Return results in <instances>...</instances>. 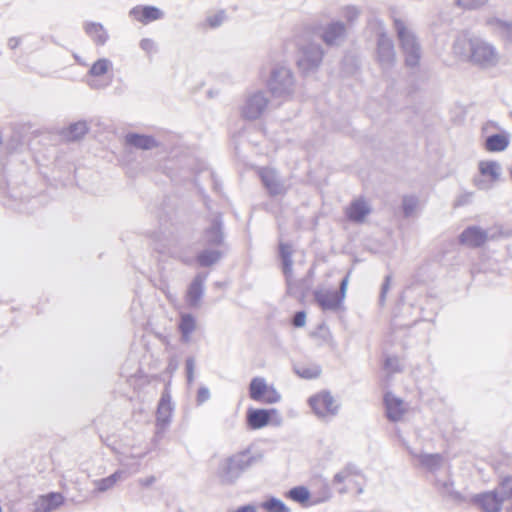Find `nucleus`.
<instances>
[{
    "label": "nucleus",
    "mask_w": 512,
    "mask_h": 512,
    "mask_svg": "<svg viewBox=\"0 0 512 512\" xmlns=\"http://www.w3.org/2000/svg\"><path fill=\"white\" fill-rule=\"evenodd\" d=\"M453 52L462 60L481 69L495 67L499 63L496 47L480 37H459L454 41Z\"/></svg>",
    "instance_id": "nucleus-1"
},
{
    "label": "nucleus",
    "mask_w": 512,
    "mask_h": 512,
    "mask_svg": "<svg viewBox=\"0 0 512 512\" xmlns=\"http://www.w3.org/2000/svg\"><path fill=\"white\" fill-rule=\"evenodd\" d=\"M259 458L260 456L253 455L250 449H245L227 457L218 468L217 476L220 482L225 485L234 484Z\"/></svg>",
    "instance_id": "nucleus-2"
},
{
    "label": "nucleus",
    "mask_w": 512,
    "mask_h": 512,
    "mask_svg": "<svg viewBox=\"0 0 512 512\" xmlns=\"http://www.w3.org/2000/svg\"><path fill=\"white\" fill-rule=\"evenodd\" d=\"M204 204L208 210L207 226L204 228L201 243L204 247H217L228 249L223 215L219 211H213L208 197H204Z\"/></svg>",
    "instance_id": "nucleus-3"
},
{
    "label": "nucleus",
    "mask_w": 512,
    "mask_h": 512,
    "mask_svg": "<svg viewBox=\"0 0 512 512\" xmlns=\"http://www.w3.org/2000/svg\"><path fill=\"white\" fill-rule=\"evenodd\" d=\"M267 88L275 98L288 99L296 89V80L293 71L284 64H276L271 68L267 80Z\"/></svg>",
    "instance_id": "nucleus-4"
},
{
    "label": "nucleus",
    "mask_w": 512,
    "mask_h": 512,
    "mask_svg": "<svg viewBox=\"0 0 512 512\" xmlns=\"http://www.w3.org/2000/svg\"><path fill=\"white\" fill-rule=\"evenodd\" d=\"M394 27L405 56V63L409 67H416L421 59V47L416 36L406 28L400 19L394 20Z\"/></svg>",
    "instance_id": "nucleus-5"
},
{
    "label": "nucleus",
    "mask_w": 512,
    "mask_h": 512,
    "mask_svg": "<svg viewBox=\"0 0 512 512\" xmlns=\"http://www.w3.org/2000/svg\"><path fill=\"white\" fill-rule=\"evenodd\" d=\"M324 51L319 44L308 43L299 49L297 66L305 76L312 74L320 67Z\"/></svg>",
    "instance_id": "nucleus-6"
},
{
    "label": "nucleus",
    "mask_w": 512,
    "mask_h": 512,
    "mask_svg": "<svg viewBox=\"0 0 512 512\" xmlns=\"http://www.w3.org/2000/svg\"><path fill=\"white\" fill-rule=\"evenodd\" d=\"M248 393L253 401L264 404H275L281 400V395L276 388L268 385L266 379L260 376L251 379Z\"/></svg>",
    "instance_id": "nucleus-7"
},
{
    "label": "nucleus",
    "mask_w": 512,
    "mask_h": 512,
    "mask_svg": "<svg viewBox=\"0 0 512 512\" xmlns=\"http://www.w3.org/2000/svg\"><path fill=\"white\" fill-rule=\"evenodd\" d=\"M269 98L266 92L257 90L248 93L241 107V115L247 120H256L266 111Z\"/></svg>",
    "instance_id": "nucleus-8"
},
{
    "label": "nucleus",
    "mask_w": 512,
    "mask_h": 512,
    "mask_svg": "<svg viewBox=\"0 0 512 512\" xmlns=\"http://www.w3.org/2000/svg\"><path fill=\"white\" fill-rule=\"evenodd\" d=\"M247 426L252 430H258L270 423L280 425L282 417L275 408H249L246 412Z\"/></svg>",
    "instance_id": "nucleus-9"
},
{
    "label": "nucleus",
    "mask_w": 512,
    "mask_h": 512,
    "mask_svg": "<svg viewBox=\"0 0 512 512\" xmlns=\"http://www.w3.org/2000/svg\"><path fill=\"white\" fill-rule=\"evenodd\" d=\"M308 402L318 417L335 416L339 410V404L336 403L329 391H322L311 396Z\"/></svg>",
    "instance_id": "nucleus-10"
},
{
    "label": "nucleus",
    "mask_w": 512,
    "mask_h": 512,
    "mask_svg": "<svg viewBox=\"0 0 512 512\" xmlns=\"http://www.w3.org/2000/svg\"><path fill=\"white\" fill-rule=\"evenodd\" d=\"M376 57L383 71L393 67L396 53L393 40L382 32L377 38Z\"/></svg>",
    "instance_id": "nucleus-11"
},
{
    "label": "nucleus",
    "mask_w": 512,
    "mask_h": 512,
    "mask_svg": "<svg viewBox=\"0 0 512 512\" xmlns=\"http://www.w3.org/2000/svg\"><path fill=\"white\" fill-rule=\"evenodd\" d=\"M259 177L270 196L284 195L287 188L277 171L268 167L259 170Z\"/></svg>",
    "instance_id": "nucleus-12"
},
{
    "label": "nucleus",
    "mask_w": 512,
    "mask_h": 512,
    "mask_svg": "<svg viewBox=\"0 0 512 512\" xmlns=\"http://www.w3.org/2000/svg\"><path fill=\"white\" fill-rule=\"evenodd\" d=\"M479 172L482 176H488L491 183L484 179L476 178L474 180L475 185L480 190H488L492 187V183L498 181L501 176V166L496 161H480Z\"/></svg>",
    "instance_id": "nucleus-13"
},
{
    "label": "nucleus",
    "mask_w": 512,
    "mask_h": 512,
    "mask_svg": "<svg viewBox=\"0 0 512 512\" xmlns=\"http://www.w3.org/2000/svg\"><path fill=\"white\" fill-rule=\"evenodd\" d=\"M487 239V231L479 226H468L458 236L459 243L469 248L481 247Z\"/></svg>",
    "instance_id": "nucleus-14"
},
{
    "label": "nucleus",
    "mask_w": 512,
    "mask_h": 512,
    "mask_svg": "<svg viewBox=\"0 0 512 512\" xmlns=\"http://www.w3.org/2000/svg\"><path fill=\"white\" fill-rule=\"evenodd\" d=\"M173 407L169 393L162 394L156 411L157 434L164 432L171 422Z\"/></svg>",
    "instance_id": "nucleus-15"
},
{
    "label": "nucleus",
    "mask_w": 512,
    "mask_h": 512,
    "mask_svg": "<svg viewBox=\"0 0 512 512\" xmlns=\"http://www.w3.org/2000/svg\"><path fill=\"white\" fill-rule=\"evenodd\" d=\"M207 277L208 273H197L189 284L186 292V303L190 307L196 308L199 306L204 295V284Z\"/></svg>",
    "instance_id": "nucleus-16"
},
{
    "label": "nucleus",
    "mask_w": 512,
    "mask_h": 512,
    "mask_svg": "<svg viewBox=\"0 0 512 512\" xmlns=\"http://www.w3.org/2000/svg\"><path fill=\"white\" fill-rule=\"evenodd\" d=\"M346 27L341 21L327 24L321 32V39L327 46H338L345 38Z\"/></svg>",
    "instance_id": "nucleus-17"
},
{
    "label": "nucleus",
    "mask_w": 512,
    "mask_h": 512,
    "mask_svg": "<svg viewBox=\"0 0 512 512\" xmlns=\"http://www.w3.org/2000/svg\"><path fill=\"white\" fill-rule=\"evenodd\" d=\"M129 16L146 25L150 22L162 19L164 12L156 6L137 5L129 11Z\"/></svg>",
    "instance_id": "nucleus-18"
},
{
    "label": "nucleus",
    "mask_w": 512,
    "mask_h": 512,
    "mask_svg": "<svg viewBox=\"0 0 512 512\" xmlns=\"http://www.w3.org/2000/svg\"><path fill=\"white\" fill-rule=\"evenodd\" d=\"M485 26L496 36L512 43V21H507L496 16L485 19Z\"/></svg>",
    "instance_id": "nucleus-19"
},
{
    "label": "nucleus",
    "mask_w": 512,
    "mask_h": 512,
    "mask_svg": "<svg viewBox=\"0 0 512 512\" xmlns=\"http://www.w3.org/2000/svg\"><path fill=\"white\" fill-rule=\"evenodd\" d=\"M473 502L477 504L484 512H499L503 502L496 493L492 491L477 494L473 497Z\"/></svg>",
    "instance_id": "nucleus-20"
},
{
    "label": "nucleus",
    "mask_w": 512,
    "mask_h": 512,
    "mask_svg": "<svg viewBox=\"0 0 512 512\" xmlns=\"http://www.w3.org/2000/svg\"><path fill=\"white\" fill-rule=\"evenodd\" d=\"M65 502V498L60 492H49L41 495L35 501L36 512H52L61 507Z\"/></svg>",
    "instance_id": "nucleus-21"
},
{
    "label": "nucleus",
    "mask_w": 512,
    "mask_h": 512,
    "mask_svg": "<svg viewBox=\"0 0 512 512\" xmlns=\"http://www.w3.org/2000/svg\"><path fill=\"white\" fill-rule=\"evenodd\" d=\"M314 300L323 311H336L342 305V301L331 290L316 289L313 292Z\"/></svg>",
    "instance_id": "nucleus-22"
},
{
    "label": "nucleus",
    "mask_w": 512,
    "mask_h": 512,
    "mask_svg": "<svg viewBox=\"0 0 512 512\" xmlns=\"http://www.w3.org/2000/svg\"><path fill=\"white\" fill-rule=\"evenodd\" d=\"M310 495V491L305 486H296L288 491V497L303 506L317 505L329 500L331 497L330 491L327 490L324 497L314 498L308 504L307 502L310 500Z\"/></svg>",
    "instance_id": "nucleus-23"
},
{
    "label": "nucleus",
    "mask_w": 512,
    "mask_h": 512,
    "mask_svg": "<svg viewBox=\"0 0 512 512\" xmlns=\"http://www.w3.org/2000/svg\"><path fill=\"white\" fill-rule=\"evenodd\" d=\"M124 139L126 145L141 150H151L159 146V142L152 135L129 132Z\"/></svg>",
    "instance_id": "nucleus-24"
},
{
    "label": "nucleus",
    "mask_w": 512,
    "mask_h": 512,
    "mask_svg": "<svg viewBox=\"0 0 512 512\" xmlns=\"http://www.w3.org/2000/svg\"><path fill=\"white\" fill-rule=\"evenodd\" d=\"M384 404L386 408V416L392 422H398L404 415L403 402L400 398L387 392L384 395Z\"/></svg>",
    "instance_id": "nucleus-25"
},
{
    "label": "nucleus",
    "mask_w": 512,
    "mask_h": 512,
    "mask_svg": "<svg viewBox=\"0 0 512 512\" xmlns=\"http://www.w3.org/2000/svg\"><path fill=\"white\" fill-rule=\"evenodd\" d=\"M227 250L217 247H205L197 254L196 261L201 267L213 266L224 257Z\"/></svg>",
    "instance_id": "nucleus-26"
},
{
    "label": "nucleus",
    "mask_w": 512,
    "mask_h": 512,
    "mask_svg": "<svg viewBox=\"0 0 512 512\" xmlns=\"http://www.w3.org/2000/svg\"><path fill=\"white\" fill-rule=\"evenodd\" d=\"M371 213V208L364 199H356L346 209L347 218L355 223H362Z\"/></svg>",
    "instance_id": "nucleus-27"
},
{
    "label": "nucleus",
    "mask_w": 512,
    "mask_h": 512,
    "mask_svg": "<svg viewBox=\"0 0 512 512\" xmlns=\"http://www.w3.org/2000/svg\"><path fill=\"white\" fill-rule=\"evenodd\" d=\"M287 294L296 299L302 300L306 297L310 285L306 279L295 280L293 275L285 278Z\"/></svg>",
    "instance_id": "nucleus-28"
},
{
    "label": "nucleus",
    "mask_w": 512,
    "mask_h": 512,
    "mask_svg": "<svg viewBox=\"0 0 512 512\" xmlns=\"http://www.w3.org/2000/svg\"><path fill=\"white\" fill-rule=\"evenodd\" d=\"M510 143V135L507 132L495 133L485 139V149L489 152H502Z\"/></svg>",
    "instance_id": "nucleus-29"
},
{
    "label": "nucleus",
    "mask_w": 512,
    "mask_h": 512,
    "mask_svg": "<svg viewBox=\"0 0 512 512\" xmlns=\"http://www.w3.org/2000/svg\"><path fill=\"white\" fill-rule=\"evenodd\" d=\"M86 34L97 44L104 45L108 41V33L101 23L87 22L84 25Z\"/></svg>",
    "instance_id": "nucleus-30"
},
{
    "label": "nucleus",
    "mask_w": 512,
    "mask_h": 512,
    "mask_svg": "<svg viewBox=\"0 0 512 512\" xmlns=\"http://www.w3.org/2000/svg\"><path fill=\"white\" fill-rule=\"evenodd\" d=\"M196 328V320L192 314H183L181 316L178 329L181 333V340L188 343L191 339V334Z\"/></svg>",
    "instance_id": "nucleus-31"
},
{
    "label": "nucleus",
    "mask_w": 512,
    "mask_h": 512,
    "mask_svg": "<svg viewBox=\"0 0 512 512\" xmlns=\"http://www.w3.org/2000/svg\"><path fill=\"white\" fill-rule=\"evenodd\" d=\"M279 254L282 262V271L285 278L293 275V260L291 246L287 243H280Z\"/></svg>",
    "instance_id": "nucleus-32"
},
{
    "label": "nucleus",
    "mask_w": 512,
    "mask_h": 512,
    "mask_svg": "<svg viewBox=\"0 0 512 512\" xmlns=\"http://www.w3.org/2000/svg\"><path fill=\"white\" fill-rule=\"evenodd\" d=\"M436 487L443 497L451 501L461 502L463 500V496L454 489L453 482L450 480H437Z\"/></svg>",
    "instance_id": "nucleus-33"
},
{
    "label": "nucleus",
    "mask_w": 512,
    "mask_h": 512,
    "mask_svg": "<svg viewBox=\"0 0 512 512\" xmlns=\"http://www.w3.org/2000/svg\"><path fill=\"white\" fill-rule=\"evenodd\" d=\"M495 491L503 504L512 500V475L500 476Z\"/></svg>",
    "instance_id": "nucleus-34"
},
{
    "label": "nucleus",
    "mask_w": 512,
    "mask_h": 512,
    "mask_svg": "<svg viewBox=\"0 0 512 512\" xmlns=\"http://www.w3.org/2000/svg\"><path fill=\"white\" fill-rule=\"evenodd\" d=\"M125 472L117 470L108 477L96 480L94 482L97 492L103 493L111 489L118 481L124 479Z\"/></svg>",
    "instance_id": "nucleus-35"
},
{
    "label": "nucleus",
    "mask_w": 512,
    "mask_h": 512,
    "mask_svg": "<svg viewBox=\"0 0 512 512\" xmlns=\"http://www.w3.org/2000/svg\"><path fill=\"white\" fill-rule=\"evenodd\" d=\"M420 464L425 467L427 470L434 472L437 471L443 462V457L441 454H421L419 455Z\"/></svg>",
    "instance_id": "nucleus-36"
},
{
    "label": "nucleus",
    "mask_w": 512,
    "mask_h": 512,
    "mask_svg": "<svg viewBox=\"0 0 512 512\" xmlns=\"http://www.w3.org/2000/svg\"><path fill=\"white\" fill-rule=\"evenodd\" d=\"M89 130L86 121H78L68 126L66 130V137L68 140L76 141L81 139Z\"/></svg>",
    "instance_id": "nucleus-37"
},
{
    "label": "nucleus",
    "mask_w": 512,
    "mask_h": 512,
    "mask_svg": "<svg viewBox=\"0 0 512 512\" xmlns=\"http://www.w3.org/2000/svg\"><path fill=\"white\" fill-rule=\"evenodd\" d=\"M261 508L266 512H291L290 508L287 507L282 500L273 496L268 497L263 501L261 503Z\"/></svg>",
    "instance_id": "nucleus-38"
},
{
    "label": "nucleus",
    "mask_w": 512,
    "mask_h": 512,
    "mask_svg": "<svg viewBox=\"0 0 512 512\" xmlns=\"http://www.w3.org/2000/svg\"><path fill=\"white\" fill-rule=\"evenodd\" d=\"M112 68V62L107 58H100L95 61L89 69V75L99 77L108 72Z\"/></svg>",
    "instance_id": "nucleus-39"
},
{
    "label": "nucleus",
    "mask_w": 512,
    "mask_h": 512,
    "mask_svg": "<svg viewBox=\"0 0 512 512\" xmlns=\"http://www.w3.org/2000/svg\"><path fill=\"white\" fill-rule=\"evenodd\" d=\"M298 376L304 379H316L321 375L322 369L319 365L299 367L295 370Z\"/></svg>",
    "instance_id": "nucleus-40"
},
{
    "label": "nucleus",
    "mask_w": 512,
    "mask_h": 512,
    "mask_svg": "<svg viewBox=\"0 0 512 512\" xmlns=\"http://www.w3.org/2000/svg\"><path fill=\"white\" fill-rule=\"evenodd\" d=\"M418 205V198L413 195H405L402 198V208L405 217H409Z\"/></svg>",
    "instance_id": "nucleus-41"
},
{
    "label": "nucleus",
    "mask_w": 512,
    "mask_h": 512,
    "mask_svg": "<svg viewBox=\"0 0 512 512\" xmlns=\"http://www.w3.org/2000/svg\"><path fill=\"white\" fill-rule=\"evenodd\" d=\"M489 0H456V5L466 10H476L484 6Z\"/></svg>",
    "instance_id": "nucleus-42"
},
{
    "label": "nucleus",
    "mask_w": 512,
    "mask_h": 512,
    "mask_svg": "<svg viewBox=\"0 0 512 512\" xmlns=\"http://www.w3.org/2000/svg\"><path fill=\"white\" fill-rule=\"evenodd\" d=\"M226 18V15H225V12L224 11H219L213 15H210L206 18V24L210 27V28H218L220 27L224 20Z\"/></svg>",
    "instance_id": "nucleus-43"
},
{
    "label": "nucleus",
    "mask_w": 512,
    "mask_h": 512,
    "mask_svg": "<svg viewBox=\"0 0 512 512\" xmlns=\"http://www.w3.org/2000/svg\"><path fill=\"white\" fill-rule=\"evenodd\" d=\"M211 397L210 391L206 386H200L196 395V405L201 406L207 402Z\"/></svg>",
    "instance_id": "nucleus-44"
},
{
    "label": "nucleus",
    "mask_w": 512,
    "mask_h": 512,
    "mask_svg": "<svg viewBox=\"0 0 512 512\" xmlns=\"http://www.w3.org/2000/svg\"><path fill=\"white\" fill-rule=\"evenodd\" d=\"M360 15V10L356 6H347L343 10V16L348 22H353Z\"/></svg>",
    "instance_id": "nucleus-45"
},
{
    "label": "nucleus",
    "mask_w": 512,
    "mask_h": 512,
    "mask_svg": "<svg viewBox=\"0 0 512 512\" xmlns=\"http://www.w3.org/2000/svg\"><path fill=\"white\" fill-rule=\"evenodd\" d=\"M186 366V378L187 383L191 384L194 380V369H195V360L193 357H188L185 361Z\"/></svg>",
    "instance_id": "nucleus-46"
},
{
    "label": "nucleus",
    "mask_w": 512,
    "mask_h": 512,
    "mask_svg": "<svg viewBox=\"0 0 512 512\" xmlns=\"http://www.w3.org/2000/svg\"><path fill=\"white\" fill-rule=\"evenodd\" d=\"M140 48L147 54L156 52V43L150 38H143L139 43Z\"/></svg>",
    "instance_id": "nucleus-47"
},
{
    "label": "nucleus",
    "mask_w": 512,
    "mask_h": 512,
    "mask_svg": "<svg viewBox=\"0 0 512 512\" xmlns=\"http://www.w3.org/2000/svg\"><path fill=\"white\" fill-rule=\"evenodd\" d=\"M391 280H392V276L387 275L382 283L381 291H380V295H379V303L381 305H383L385 302L386 294L388 293V291L390 289Z\"/></svg>",
    "instance_id": "nucleus-48"
},
{
    "label": "nucleus",
    "mask_w": 512,
    "mask_h": 512,
    "mask_svg": "<svg viewBox=\"0 0 512 512\" xmlns=\"http://www.w3.org/2000/svg\"><path fill=\"white\" fill-rule=\"evenodd\" d=\"M306 322V312L305 311H297L291 320V323L294 327L300 328L305 325Z\"/></svg>",
    "instance_id": "nucleus-49"
},
{
    "label": "nucleus",
    "mask_w": 512,
    "mask_h": 512,
    "mask_svg": "<svg viewBox=\"0 0 512 512\" xmlns=\"http://www.w3.org/2000/svg\"><path fill=\"white\" fill-rule=\"evenodd\" d=\"M348 280H349V273L341 280L339 290L333 291L338 296V298H340V300L342 302L346 296Z\"/></svg>",
    "instance_id": "nucleus-50"
},
{
    "label": "nucleus",
    "mask_w": 512,
    "mask_h": 512,
    "mask_svg": "<svg viewBox=\"0 0 512 512\" xmlns=\"http://www.w3.org/2000/svg\"><path fill=\"white\" fill-rule=\"evenodd\" d=\"M384 366L386 369L390 370L391 372L399 371L398 359L396 357H387L385 359Z\"/></svg>",
    "instance_id": "nucleus-51"
},
{
    "label": "nucleus",
    "mask_w": 512,
    "mask_h": 512,
    "mask_svg": "<svg viewBox=\"0 0 512 512\" xmlns=\"http://www.w3.org/2000/svg\"><path fill=\"white\" fill-rule=\"evenodd\" d=\"M349 478V475L344 471V469H341L339 472H337L333 477V484H342Z\"/></svg>",
    "instance_id": "nucleus-52"
},
{
    "label": "nucleus",
    "mask_w": 512,
    "mask_h": 512,
    "mask_svg": "<svg viewBox=\"0 0 512 512\" xmlns=\"http://www.w3.org/2000/svg\"><path fill=\"white\" fill-rule=\"evenodd\" d=\"M343 469L349 475V477L360 475V470L358 469V467L356 465H354L352 463L346 464L343 467Z\"/></svg>",
    "instance_id": "nucleus-53"
},
{
    "label": "nucleus",
    "mask_w": 512,
    "mask_h": 512,
    "mask_svg": "<svg viewBox=\"0 0 512 512\" xmlns=\"http://www.w3.org/2000/svg\"><path fill=\"white\" fill-rule=\"evenodd\" d=\"M228 512H257V510H256V507L254 505L247 504V505H243V506L238 507L234 511H228Z\"/></svg>",
    "instance_id": "nucleus-54"
},
{
    "label": "nucleus",
    "mask_w": 512,
    "mask_h": 512,
    "mask_svg": "<svg viewBox=\"0 0 512 512\" xmlns=\"http://www.w3.org/2000/svg\"><path fill=\"white\" fill-rule=\"evenodd\" d=\"M156 481L154 476H149L147 478L139 479L138 482L143 487H149Z\"/></svg>",
    "instance_id": "nucleus-55"
},
{
    "label": "nucleus",
    "mask_w": 512,
    "mask_h": 512,
    "mask_svg": "<svg viewBox=\"0 0 512 512\" xmlns=\"http://www.w3.org/2000/svg\"><path fill=\"white\" fill-rule=\"evenodd\" d=\"M21 40L18 37H11L8 40V47L10 49H16L18 45L20 44Z\"/></svg>",
    "instance_id": "nucleus-56"
},
{
    "label": "nucleus",
    "mask_w": 512,
    "mask_h": 512,
    "mask_svg": "<svg viewBox=\"0 0 512 512\" xmlns=\"http://www.w3.org/2000/svg\"><path fill=\"white\" fill-rule=\"evenodd\" d=\"M318 329H319L320 331L325 332L328 336H330V332H329L328 328L325 326V324H321V325H319Z\"/></svg>",
    "instance_id": "nucleus-57"
},
{
    "label": "nucleus",
    "mask_w": 512,
    "mask_h": 512,
    "mask_svg": "<svg viewBox=\"0 0 512 512\" xmlns=\"http://www.w3.org/2000/svg\"><path fill=\"white\" fill-rule=\"evenodd\" d=\"M338 492H339L340 494H346V493L348 492V489H347V487H346V486H342V487H340V488L338 489Z\"/></svg>",
    "instance_id": "nucleus-58"
},
{
    "label": "nucleus",
    "mask_w": 512,
    "mask_h": 512,
    "mask_svg": "<svg viewBox=\"0 0 512 512\" xmlns=\"http://www.w3.org/2000/svg\"><path fill=\"white\" fill-rule=\"evenodd\" d=\"M181 261H182L184 264H190V263H191V259H190V258H181Z\"/></svg>",
    "instance_id": "nucleus-59"
},
{
    "label": "nucleus",
    "mask_w": 512,
    "mask_h": 512,
    "mask_svg": "<svg viewBox=\"0 0 512 512\" xmlns=\"http://www.w3.org/2000/svg\"><path fill=\"white\" fill-rule=\"evenodd\" d=\"M89 85H90V87H92V88H100V87H101L99 84H97V83H95V82H91Z\"/></svg>",
    "instance_id": "nucleus-60"
},
{
    "label": "nucleus",
    "mask_w": 512,
    "mask_h": 512,
    "mask_svg": "<svg viewBox=\"0 0 512 512\" xmlns=\"http://www.w3.org/2000/svg\"><path fill=\"white\" fill-rule=\"evenodd\" d=\"M510 501L511 504L509 505V507H507V512H512V499Z\"/></svg>",
    "instance_id": "nucleus-61"
}]
</instances>
